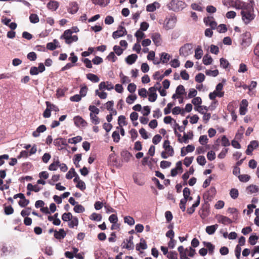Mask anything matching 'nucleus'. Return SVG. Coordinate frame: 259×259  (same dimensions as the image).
Instances as JSON below:
<instances>
[{"mask_svg": "<svg viewBox=\"0 0 259 259\" xmlns=\"http://www.w3.org/2000/svg\"><path fill=\"white\" fill-rule=\"evenodd\" d=\"M73 31L71 29L65 30L61 38H64L67 44H70L72 42H75L78 40V37L76 35H72Z\"/></svg>", "mask_w": 259, "mask_h": 259, "instance_id": "nucleus-1", "label": "nucleus"}, {"mask_svg": "<svg viewBox=\"0 0 259 259\" xmlns=\"http://www.w3.org/2000/svg\"><path fill=\"white\" fill-rule=\"evenodd\" d=\"M240 13L242 16V20L245 24H249L255 18V14L254 13V11L248 12L242 10Z\"/></svg>", "mask_w": 259, "mask_h": 259, "instance_id": "nucleus-2", "label": "nucleus"}, {"mask_svg": "<svg viewBox=\"0 0 259 259\" xmlns=\"http://www.w3.org/2000/svg\"><path fill=\"white\" fill-rule=\"evenodd\" d=\"M177 21V17L175 15L167 16L164 22V28L166 30L174 28L176 25Z\"/></svg>", "mask_w": 259, "mask_h": 259, "instance_id": "nucleus-3", "label": "nucleus"}, {"mask_svg": "<svg viewBox=\"0 0 259 259\" xmlns=\"http://www.w3.org/2000/svg\"><path fill=\"white\" fill-rule=\"evenodd\" d=\"M193 46L192 44H187L180 49V54L183 56H187L192 53Z\"/></svg>", "mask_w": 259, "mask_h": 259, "instance_id": "nucleus-4", "label": "nucleus"}, {"mask_svg": "<svg viewBox=\"0 0 259 259\" xmlns=\"http://www.w3.org/2000/svg\"><path fill=\"white\" fill-rule=\"evenodd\" d=\"M126 33L127 31L126 29L122 26L120 25L118 27L117 30L113 32L112 34V37L114 39H116L126 35Z\"/></svg>", "mask_w": 259, "mask_h": 259, "instance_id": "nucleus-5", "label": "nucleus"}, {"mask_svg": "<svg viewBox=\"0 0 259 259\" xmlns=\"http://www.w3.org/2000/svg\"><path fill=\"white\" fill-rule=\"evenodd\" d=\"M252 40L251 34L248 32H246L243 34V38L242 41V45L244 47L249 46L251 43Z\"/></svg>", "mask_w": 259, "mask_h": 259, "instance_id": "nucleus-6", "label": "nucleus"}, {"mask_svg": "<svg viewBox=\"0 0 259 259\" xmlns=\"http://www.w3.org/2000/svg\"><path fill=\"white\" fill-rule=\"evenodd\" d=\"M156 90H157L155 87H150L149 89V94L148 100L150 102H153L156 100L157 98Z\"/></svg>", "mask_w": 259, "mask_h": 259, "instance_id": "nucleus-7", "label": "nucleus"}, {"mask_svg": "<svg viewBox=\"0 0 259 259\" xmlns=\"http://www.w3.org/2000/svg\"><path fill=\"white\" fill-rule=\"evenodd\" d=\"M204 22L206 25L209 26L212 29H215L217 26V23L214 21L213 17L204 18Z\"/></svg>", "mask_w": 259, "mask_h": 259, "instance_id": "nucleus-8", "label": "nucleus"}, {"mask_svg": "<svg viewBox=\"0 0 259 259\" xmlns=\"http://www.w3.org/2000/svg\"><path fill=\"white\" fill-rule=\"evenodd\" d=\"M254 1L253 0H249V3L243 2L242 10L249 11H254Z\"/></svg>", "mask_w": 259, "mask_h": 259, "instance_id": "nucleus-9", "label": "nucleus"}, {"mask_svg": "<svg viewBox=\"0 0 259 259\" xmlns=\"http://www.w3.org/2000/svg\"><path fill=\"white\" fill-rule=\"evenodd\" d=\"M73 120L75 125L77 127H85L87 125V122L79 116L74 117Z\"/></svg>", "mask_w": 259, "mask_h": 259, "instance_id": "nucleus-10", "label": "nucleus"}, {"mask_svg": "<svg viewBox=\"0 0 259 259\" xmlns=\"http://www.w3.org/2000/svg\"><path fill=\"white\" fill-rule=\"evenodd\" d=\"M258 146V142L256 141H252L250 144L248 145L247 148L246 150V154L248 155H250L252 154V152L253 149Z\"/></svg>", "mask_w": 259, "mask_h": 259, "instance_id": "nucleus-11", "label": "nucleus"}, {"mask_svg": "<svg viewBox=\"0 0 259 259\" xmlns=\"http://www.w3.org/2000/svg\"><path fill=\"white\" fill-rule=\"evenodd\" d=\"M248 106V102L246 100L243 99L242 100L240 105L239 113L241 115H244L246 114L247 111V107Z\"/></svg>", "mask_w": 259, "mask_h": 259, "instance_id": "nucleus-12", "label": "nucleus"}, {"mask_svg": "<svg viewBox=\"0 0 259 259\" xmlns=\"http://www.w3.org/2000/svg\"><path fill=\"white\" fill-rule=\"evenodd\" d=\"M217 218L219 223H221L225 225L230 224L232 223V221L226 216L219 215L217 217Z\"/></svg>", "mask_w": 259, "mask_h": 259, "instance_id": "nucleus-13", "label": "nucleus"}, {"mask_svg": "<svg viewBox=\"0 0 259 259\" xmlns=\"http://www.w3.org/2000/svg\"><path fill=\"white\" fill-rule=\"evenodd\" d=\"M66 235V233L63 229H60L58 231H54V237L59 240L63 239Z\"/></svg>", "mask_w": 259, "mask_h": 259, "instance_id": "nucleus-14", "label": "nucleus"}, {"mask_svg": "<svg viewBox=\"0 0 259 259\" xmlns=\"http://www.w3.org/2000/svg\"><path fill=\"white\" fill-rule=\"evenodd\" d=\"M47 128L46 125L42 124L39 125L32 133V135L34 137H38L39 136L41 133L44 132L46 130Z\"/></svg>", "mask_w": 259, "mask_h": 259, "instance_id": "nucleus-15", "label": "nucleus"}, {"mask_svg": "<svg viewBox=\"0 0 259 259\" xmlns=\"http://www.w3.org/2000/svg\"><path fill=\"white\" fill-rule=\"evenodd\" d=\"M59 160L58 157L54 158L53 162L49 166L48 169L51 171L56 170L59 167Z\"/></svg>", "mask_w": 259, "mask_h": 259, "instance_id": "nucleus-16", "label": "nucleus"}, {"mask_svg": "<svg viewBox=\"0 0 259 259\" xmlns=\"http://www.w3.org/2000/svg\"><path fill=\"white\" fill-rule=\"evenodd\" d=\"M151 38L156 46L161 44V37L159 33H154L152 34Z\"/></svg>", "mask_w": 259, "mask_h": 259, "instance_id": "nucleus-17", "label": "nucleus"}, {"mask_svg": "<svg viewBox=\"0 0 259 259\" xmlns=\"http://www.w3.org/2000/svg\"><path fill=\"white\" fill-rule=\"evenodd\" d=\"M160 62L163 64L167 63L171 58V56L170 55L164 52L160 54Z\"/></svg>", "mask_w": 259, "mask_h": 259, "instance_id": "nucleus-18", "label": "nucleus"}, {"mask_svg": "<svg viewBox=\"0 0 259 259\" xmlns=\"http://www.w3.org/2000/svg\"><path fill=\"white\" fill-rule=\"evenodd\" d=\"M54 144L55 146L57 147H61V145H67L66 140L63 138H59L55 139L54 141Z\"/></svg>", "mask_w": 259, "mask_h": 259, "instance_id": "nucleus-19", "label": "nucleus"}, {"mask_svg": "<svg viewBox=\"0 0 259 259\" xmlns=\"http://www.w3.org/2000/svg\"><path fill=\"white\" fill-rule=\"evenodd\" d=\"M78 10V5L76 2H72L70 4V7L68 10L70 14H74Z\"/></svg>", "mask_w": 259, "mask_h": 259, "instance_id": "nucleus-20", "label": "nucleus"}, {"mask_svg": "<svg viewBox=\"0 0 259 259\" xmlns=\"http://www.w3.org/2000/svg\"><path fill=\"white\" fill-rule=\"evenodd\" d=\"M224 95V92H217L216 91H214L213 92L209 93V98L210 100H214L217 97L221 98L223 97Z\"/></svg>", "mask_w": 259, "mask_h": 259, "instance_id": "nucleus-21", "label": "nucleus"}, {"mask_svg": "<svg viewBox=\"0 0 259 259\" xmlns=\"http://www.w3.org/2000/svg\"><path fill=\"white\" fill-rule=\"evenodd\" d=\"M133 236H131L129 238L126 239L127 243L125 245H123V248H125L128 250H132L134 249V245L133 243Z\"/></svg>", "mask_w": 259, "mask_h": 259, "instance_id": "nucleus-22", "label": "nucleus"}, {"mask_svg": "<svg viewBox=\"0 0 259 259\" xmlns=\"http://www.w3.org/2000/svg\"><path fill=\"white\" fill-rule=\"evenodd\" d=\"M121 156L123 159L124 161L127 162L130 160L132 155L127 150H123L121 152Z\"/></svg>", "mask_w": 259, "mask_h": 259, "instance_id": "nucleus-23", "label": "nucleus"}, {"mask_svg": "<svg viewBox=\"0 0 259 259\" xmlns=\"http://www.w3.org/2000/svg\"><path fill=\"white\" fill-rule=\"evenodd\" d=\"M137 58L138 56L136 54H133L128 55L126 58L125 61L128 64L132 65L136 62Z\"/></svg>", "mask_w": 259, "mask_h": 259, "instance_id": "nucleus-24", "label": "nucleus"}, {"mask_svg": "<svg viewBox=\"0 0 259 259\" xmlns=\"http://www.w3.org/2000/svg\"><path fill=\"white\" fill-rule=\"evenodd\" d=\"M218 227V225L217 224L207 226L205 229L206 232L209 235H212L214 233Z\"/></svg>", "mask_w": 259, "mask_h": 259, "instance_id": "nucleus-25", "label": "nucleus"}, {"mask_svg": "<svg viewBox=\"0 0 259 259\" xmlns=\"http://www.w3.org/2000/svg\"><path fill=\"white\" fill-rule=\"evenodd\" d=\"M59 7V3L56 1H50L47 4V7L49 10L55 11Z\"/></svg>", "mask_w": 259, "mask_h": 259, "instance_id": "nucleus-26", "label": "nucleus"}, {"mask_svg": "<svg viewBox=\"0 0 259 259\" xmlns=\"http://www.w3.org/2000/svg\"><path fill=\"white\" fill-rule=\"evenodd\" d=\"M147 248L146 242L143 238H141L140 242L136 245V249L140 250L141 249L145 250Z\"/></svg>", "mask_w": 259, "mask_h": 259, "instance_id": "nucleus-27", "label": "nucleus"}, {"mask_svg": "<svg viewBox=\"0 0 259 259\" xmlns=\"http://www.w3.org/2000/svg\"><path fill=\"white\" fill-rule=\"evenodd\" d=\"M68 222V225L70 228H73L78 225V220L76 217H73Z\"/></svg>", "mask_w": 259, "mask_h": 259, "instance_id": "nucleus-28", "label": "nucleus"}, {"mask_svg": "<svg viewBox=\"0 0 259 259\" xmlns=\"http://www.w3.org/2000/svg\"><path fill=\"white\" fill-rule=\"evenodd\" d=\"M232 6L236 9L242 10V5H243V2L240 0H233L232 1Z\"/></svg>", "mask_w": 259, "mask_h": 259, "instance_id": "nucleus-29", "label": "nucleus"}, {"mask_svg": "<svg viewBox=\"0 0 259 259\" xmlns=\"http://www.w3.org/2000/svg\"><path fill=\"white\" fill-rule=\"evenodd\" d=\"M87 78L91 80L93 82H98L99 81L100 79L99 77L94 74L93 73H88L87 74Z\"/></svg>", "mask_w": 259, "mask_h": 259, "instance_id": "nucleus-30", "label": "nucleus"}, {"mask_svg": "<svg viewBox=\"0 0 259 259\" xmlns=\"http://www.w3.org/2000/svg\"><path fill=\"white\" fill-rule=\"evenodd\" d=\"M203 55V51L201 47L198 46L195 51L194 57L196 59H200L201 58Z\"/></svg>", "mask_w": 259, "mask_h": 259, "instance_id": "nucleus-31", "label": "nucleus"}, {"mask_svg": "<svg viewBox=\"0 0 259 259\" xmlns=\"http://www.w3.org/2000/svg\"><path fill=\"white\" fill-rule=\"evenodd\" d=\"M58 41L56 39H54L53 42H49L47 45V48L50 50L53 51L57 48Z\"/></svg>", "mask_w": 259, "mask_h": 259, "instance_id": "nucleus-32", "label": "nucleus"}, {"mask_svg": "<svg viewBox=\"0 0 259 259\" xmlns=\"http://www.w3.org/2000/svg\"><path fill=\"white\" fill-rule=\"evenodd\" d=\"M90 219L93 221L99 222L102 220V217L100 214L94 212L90 216Z\"/></svg>", "mask_w": 259, "mask_h": 259, "instance_id": "nucleus-33", "label": "nucleus"}, {"mask_svg": "<svg viewBox=\"0 0 259 259\" xmlns=\"http://www.w3.org/2000/svg\"><path fill=\"white\" fill-rule=\"evenodd\" d=\"M212 59L210 56L206 54L203 58V63L205 65H208L212 63Z\"/></svg>", "mask_w": 259, "mask_h": 259, "instance_id": "nucleus-34", "label": "nucleus"}, {"mask_svg": "<svg viewBox=\"0 0 259 259\" xmlns=\"http://www.w3.org/2000/svg\"><path fill=\"white\" fill-rule=\"evenodd\" d=\"M46 105H47V108L45 110V111L43 113V116L45 118H49L51 116V110L50 109V103L49 102H46Z\"/></svg>", "mask_w": 259, "mask_h": 259, "instance_id": "nucleus-35", "label": "nucleus"}, {"mask_svg": "<svg viewBox=\"0 0 259 259\" xmlns=\"http://www.w3.org/2000/svg\"><path fill=\"white\" fill-rule=\"evenodd\" d=\"M158 5V3L154 2L153 4H149L146 7V10L149 12H152L156 10V6Z\"/></svg>", "mask_w": 259, "mask_h": 259, "instance_id": "nucleus-36", "label": "nucleus"}, {"mask_svg": "<svg viewBox=\"0 0 259 259\" xmlns=\"http://www.w3.org/2000/svg\"><path fill=\"white\" fill-rule=\"evenodd\" d=\"M246 190L250 193H254L259 191V188L256 185H251L247 187Z\"/></svg>", "mask_w": 259, "mask_h": 259, "instance_id": "nucleus-37", "label": "nucleus"}, {"mask_svg": "<svg viewBox=\"0 0 259 259\" xmlns=\"http://www.w3.org/2000/svg\"><path fill=\"white\" fill-rule=\"evenodd\" d=\"M93 3L95 5L101 6H106L109 3V0H92Z\"/></svg>", "mask_w": 259, "mask_h": 259, "instance_id": "nucleus-38", "label": "nucleus"}, {"mask_svg": "<svg viewBox=\"0 0 259 259\" xmlns=\"http://www.w3.org/2000/svg\"><path fill=\"white\" fill-rule=\"evenodd\" d=\"M82 137L79 136L70 138L68 139V143L70 144H76L80 142L82 140Z\"/></svg>", "mask_w": 259, "mask_h": 259, "instance_id": "nucleus-39", "label": "nucleus"}, {"mask_svg": "<svg viewBox=\"0 0 259 259\" xmlns=\"http://www.w3.org/2000/svg\"><path fill=\"white\" fill-rule=\"evenodd\" d=\"M203 244L208 248L209 253L212 254L213 252L214 246L213 244L210 242L205 241L203 242Z\"/></svg>", "mask_w": 259, "mask_h": 259, "instance_id": "nucleus-40", "label": "nucleus"}, {"mask_svg": "<svg viewBox=\"0 0 259 259\" xmlns=\"http://www.w3.org/2000/svg\"><path fill=\"white\" fill-rule=\"evenodd\" d=\"M124 222L130 226H133L135 224V220L130 216H125L124 218Z\"/></svg>", "mask_w": 259, "mask_h": 259, "instance_id": "nucleus-41", "label": "nucleus"}, {"mask_svg": "<svg viewBox=\"0 0 259 259\" xmlns=\"http://www.w3.org/2000/svg\"><path fill=\"white\" fill-rule=\"evenodd\" d=\"M89 110L90 111V114L94 115H98L100 112L99 109L94 105H90Z\"/></svg>", "mask_w": 259, "mask_h": 259, "instance_id": "nucleus-42", "label": "nucleus"}, {"mask_svg": "<svg viewBox=\"0 0 259 259\" xmlns=\"http://www.w3.org/2000/svg\"><path fill=\"white\" fill-rule=\"evenodd\" d=\"M153 79L154 80H158L159 82L161 81L164 77L163 74H161L160 72L158 71L155 72V73L153 75Z\"/></svg>", "mask_w": 259, "mask_h": 259, "instance_id": "nucleus-43", "label": "nucleus"}, {"mask_svg": "<svg viewBox=\"0 0 259 259\" xmlns=\"http://www.w3.org/2000/svg\"><path fill=\"white\" fill-rule=\"evenodd\" d=\"M90 116L91 118V121L93 123L97 125L100 123V120L99 118V117L97 116V115L90 114Z\"/></svg>", "mask_w": 259, "mask_h": 259, "instance_id": "nucleus-44", "label": "nucleus"}, {"mask_svg": "<svg viewBox=\"0 0 259 259\" xmlns=\"http://www.w3.org/2000/svg\"><path fill=\"white\" fill-rule=\"evenodd\" d=\"M185 93V90L183 85H179L177 87L176 93L178 95H182Z\"/></svg>", "mask_w": 259, "mask_h": 259, "instance_id": "nucleus-45", "label": "nucleus"}, {"mask_svg": "<svg viewBox=\"0 0 259 259\" xmlns=\"http://www.w3.org/2000/svg\"><path fill=\"white\" fill-rule=\"evenodd\" d=\"M205 77V75L203 73H199L196 75L195 81L198 83H201L204 80Z\"/></svg>", "mask_w": 259, "mask_h": 259, "instance_id": "nucleus-46", "label": "nucleus"}, {"mask_svg": "<svg viewBox=\"0 0 259 259\" xmlns=\"http://www.w3.org/2000/svg\"><path fill=\"white\" fill-rule=\"evenodd\" d=\"M194 109L198 111L201 114H204L205 112L204 110L207 111L208 107L205 106H198V107H195Z\"/></svg>", "mask_w": 259, "mask_h": 259, "instance_id": "nucleus-47", "label": "nucleus"}, {"mask_svg": "<svg viewBox=\"0 0 259 259\" xmlns=\"http://www.w3.org/2000/svg\"><path fill=\"white\" fill-rule=\"evenodd\" d=\"M238 177L239 181L242 182H247L250 179V177L248 175H240Z\"/></svg>", "mask_w": 259, "mask_h": 259, "instance_id": "nucleus-48", "label": "nucleus"}, {"mask_svg": "<svg viewBox=\"0 0 259 259\" xmlns=\"http://www.w3.org/2000/svg\"><path fill=\"white\" fill-rule=\"evenodd\" d=\"M137 98L136 95H129L126 99V102L128 104H132Z\"/></svg>", "mask_w": 259, "mask_h": 259, "instance_id": "nucleus-49", "label": "nucleus"}, {"mask_svg": "<svg viewBox=\"0 0 259 259\" xmlns=\"http://www.w3.org/2000/svg\"><path fill=\"white\" fill-rule=\"evenodd\" d=\"M73 216L70 212L64 213L62 216V219L64 222H68Z\"/></svg>", "mask_w": 259, "mask_h": 259, "instance_id": "nucleus-50", "label": "nucleus"}, {"mask_svg": "<svg viewBox=\"0 0 259 259\" xmlns=\"http://www.w3.org/2000/svg\"><path fill=\"white\" fill-rule=\"evenodd\" d=\"M29 20L32 23H36L39 22V18L35 14H31L29 16Z\"/></svg>", "mask_w": 259, "mask_h": 259, "instance_id": "nucleus-51", "label": "nucleus"}, {"mask_svg": "<svg viewBox=\"0 0 259 259\" xmlns=\"http://www.w3.org/2000/svg\"><path fill=\"white\" fill-rule=\"evenodd\" d=\"M73 209L76 213L83 212L85 210L84 207L80 204H76L75 205Z\"/></svg>", "mask_w": 259, "mask_h": 259, "instance_id": "nucleus-52", "label": "nucleus"}, {"mask_svg": "<svg viewBox=\"0 0 259 259\" xmlns=\"http://www.w3.org/2000/svg\"><path fill=\"white\" fill-rule=\"evenodd\" d=\"M230 195L232 198L235 199L238 196V191L237 189L232 188L230 191Z\"/></svg>", "mask_w": 259, "mask_h": 259, "instance_id": "nucleus-53", "label": "nucleus"}, {"mask_svg": "<svg viewBox=\"0 0 259 259\" xmlns=\"http://www.w3.org/2000/svg\"><path fill=\"white\" fill-rule=\"evenodd\" d=\"M190 189L186 187L183 190V196L184 198L183 199H185V201H187L188 200L189 197L190 196Z\"/></svg>", "mask_w": 259, "mask_h": 259, "instance_id": "nucleus-54", "label": "nucleus"}, {"mask_svg": "<svg viewBox=\"0 0 259 259\" xmlns=\"http://www.w3.org/2000/svg\"><path fill=\"white\" fill-rule=\"evenodd\" d=\"M258 239V237L256 235H251L249 238V243L252 245H254L256 244L257 240Z\"/></svg>", "mask_w": 259, "mask_h": 259, "instance_id": "nucleus-55", "label": "nucleus"}, {"mask_svg": "<svg viewBox=\"0 0 259 259\" xmlns=\"http://www.w3.org/2000/svg\"><path fill=\"white\" fill-rule=\"evenodd\" d=\"M192 103L195 107H196L197 105L200 106V105L202 103L201 98L199 97L194 98L192 100Z\"/></svg>", "mask_w": 259, "mask_h": 259, "instance_id": "nucleus-56", "label": "nucleus"}, {"mask_svg": "<svg viewBox=\"0 0 259 259\" xmlns=\"http://www.w3.org/2000/svg\"><path fill=\"white\" fill-rule=\"evenodd\" d=\"M135 36L137 37V41L139 42L144 37L145 34L140 30H138L135 34Z\"/></svg>", "mask_w": 259, "mask_h": 259, "instance_id": "nucleus-57", "label": "nucleus"}, {"mask_svg": "<svg viewBox=\"0 0 259 259\" xmlns=\"http://www.w3.org/2000/svg\"><path fill=\"white\" fill-rule=\"evenodd\" d=\"M193 158L194 157L193 156L185 157L184 160V165H186L187 167L189 166L192 163L193 160Z\"/></svg>", "mask_w": 259, "mask_h": 259, "instance_id": "nucleus-58", "label": "nucleus"}, {"mask_svg": "<svg viewBox=\"0 0 259 259\" xmlns=\"http://www.w3.org/2000/svg\"><path fill=\"white\" fill-rule=\"evenodd\" d=\"M252 63L256 68H259V55H254L252 59Z\"/></svg>", "mask_w": 259, "mask_h": 259, "instance_id": "nucleus-59", "label": "nucleus"}, {"mask_svg": "<svg viewBox=\"0 0 259 259\" xmlns=\"http://www.w3.org/2000/svg\"><path fill=\"white\" fill-rule=\"evenodd\" d=\"M220 61V65L223 68H227L230 64L229 62L223 58H221Z\"/></svg>", "mask_w": 259, "mask_h": 259, "instance_id": "nucleus-60", "label": "nucleus"}, {"mask_svg": "<svg viewBox=\"0 0 259 259\" xmlns=\"http://www.w3.org/2000/svg\"><path fill=\"white\" fill-rule=\"evenodd\" d=\"M205 73L207 75L215 77L218 75L219 71L217 69L214 70H207L205 71Z\"/></svg>", "mask_w": 259, "mask_h": 259, "instance_id": "nucleus-61", "label": "nucleus"}, {"mask_svg": "<svg viewBox=\"0 0 259 259\" xmlns=\"http://www.w3.org/2000/svg\"><path fill=\"white\" fill-rule=\"evenodd\" d=\"M222 145L224 147H227L230 145V142L226 136H223L221 139Z\"/></svg>", "mask_w": 259, "mask_h": 259, "instance_id": "nucleus-62", "label": "nucleus"}, {"mask_svg": "<svg viewBox=\"0 0 259 259\" xmlns=\"http://www.w3.org/2000/svg\"><path fill=\"white\" fill-rule=\"evenodd\" d=\"M197 162L201 165H204L206 163V159L204 156H199L197 158Z\"/></svg>", "mask_w": 259, "mask_h": 259, "instance_id": "nucleus-63", "label": "nucleus"}, {"mask_svg": "<svg viewBox=\"0 0 259 259\" xmlns=\"http://www.w3.org/2000/svg\"><path fill=\"white\" fill-rule=\"evenodd\" d=\"M208 139L206 135H202L199 137V143L204 145L208 142Z\"/></svg>", "mask_w": 259, "mask_h": 259, "instance_id": "nucleus-64", "label": "nucleus"}]
</instances>
